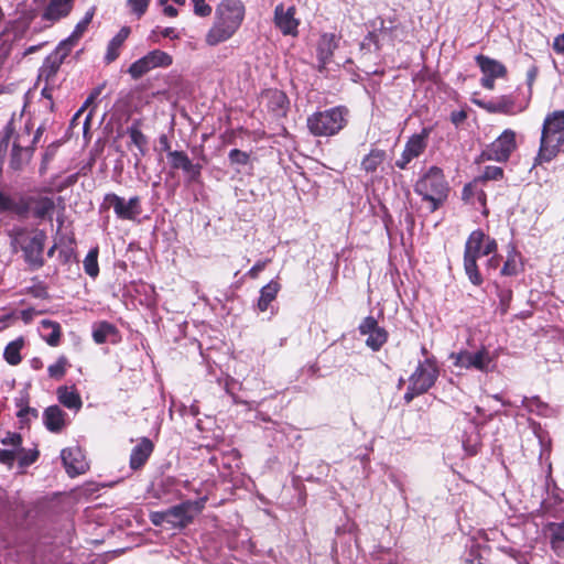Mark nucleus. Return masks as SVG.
Returning a JSON list of instances; mask_svg holds the SVG:
<instances>
[{"instance_id":"f257e3e1","label":"nucleus","mask_w":564,"mask_h":564,"mask_svg":"<svg viewBox=\"0 0 564 564\" xmlns=\"http://www.w3.org/2000/svg\"><path fill=\"white\" fill-rule=\"evenodd\" d=\"M246 8L241 0H221L215 10V20L208 30L205 42L216 46L231 39L241 26Z\"/></svg>"},{"instance_id":"f03ea898","label":"nucleus","mask_w":564,"mask_h":564,"mask_svg":"<svg viewBox=\"0 0 564 564\" xmlns=\"http://www.w3.org/2000/svg\"><path fill=\"white\" fill-rule=\"evenodd\" d=\"M564 145V110H555L544 118L535 162H551Z\"/></svg>"},{"instance_id":"7ed1b4c3","label":"nucleus","mask_w":564,"mask_h":564,"mask_svg":"<svg viewBox=\"0 0 564 564\" xmlns=\"http://www.w3.org/2000/svg\"><path fill=\"white\" fill-rule=\"evenodd\" d=\"M496 251V240L487 236L482 230L477 229L469 235L464 250V270L470 283L478 286L484 281L477 265L478 258L490 256Z\"/></svg>"},{"instance_id":"20e7f679","label":"nucleus","mask_w":564,"mask_h":564,"mask_svg":"<svg viewBox=\"0 0 564 564\" xmlns=\"http://www.w3.org/2000/svg\"><path fill=\"white\" fill-rule=\"evenodd\" d=\"M414 192L429 204L430 213L436 212L447 199L449 185L442 169L431 166L414 185Z\"/></svg>"},{"instance_id":"39448f33","label":"nucleus","mask_w":564,"mask_h":564,"mask_svg":"<svg viewBox=\"0 0 564 564\" xmlns=\"http://www.w3.org/2000/svg\"><path fill=\"white\" fill-rule=\"evenodd\" d=\"M348 117L349 110L345 106H336L312 113L306 126L314 137H333L347 126Z\"/></svg>"},{"instance_id":"423d86ee","label":"nucleus","mask_w":564,"mask_h":564,"mask_svg":"<svg viewBox=\"0 0 564 564\" xmlns=\"http://www.w3.org/2000/svg\"><path fill=\"white\" fill-rule=\"evenodd\" d=\"M46 234L43 230L18 228L13 231L12 243L23 252V259L32 270L44 265V245Z\"/></svg>"},{"instance_id":"0eeeda50","label":"nucleus","mask_w":564,"mask_h":564,"mask_svg":"<svg viewBox=\"0 0 564 564\" xmlns=\"http://www.w3.org/2000/svg\"><path fill=\"white\" fill-rule=\"evenodd\" d=\"M449 359L453 360L454 367L465 370H477L487 373L495 368V358L485 346L476 351L460 350L452 352Z\"/></svg>"},{"instance_id":"6e6552de","label":"nucleus","mask_w":564,"mask_h":564,"mask_svg":"<svg viewBox=\"0 0 564 564\" xmlns=\"http://www.w3.org/2000/svg\"><path fill=\"white\" fill-rule=\"evenodd\" d=\"M516 149V132L511 129H506L482 151L481 156L489 161L506 162Z\"/></svg>"},{"instance_id":"1a4fd4ad","label":"nucleus","mask_w":564,"mask_h":564,"mask_svg":"<svg viewBox=\"0 0 564 564\" xmlns=\"http://www.w3.org/2000/svg\"><path fill=\"white\" fill-rule=\"evenodd\" d=\"M440 371L434 358H426L420 361L414 372L410 376L409 382L416 392H427L436 382Z\"/></svg>"},{"instance_id":"9d476101","label":"nucleus","mask_w":564,"mask_h":564,"mask_svg":"<svg viewBox=\"0 0 564 564\" xmlns=\"http://www.w3.org/2000/svg\"><path fill=\"white\" fill-rule=\"evenodd\" d=\"M207 498L187 500L166 510L167 523L173 527L184 528L189 524L194 517L205 507Z\"/></svg>"},{"instance_id":"9b49d317","label":"nucleus","mask_w":564,"mask_h":564,"mask_svg":"<svg viewBox=\"0 0 564 564\" xmlns=\"http://www.w3.org/2000/svg\"><path fill=\"white\" fill-rule=\"evenodd\" d=\"M431 132V127H424L420 133H414L408 139L400 158L395 161L398 169L405 170L412 160L424 153Z\"/></svg>"},{"instance_id":"f8f14e48","label":"nucleus","mask_w":564,"mask_h":564,"mask_svg":"<svg viewBox=\"0 0 564 564\" xmlns=\"http://www.w3.org/2000/svg\"><path fill=\"white\" fill-rule=\"evenodd\" d=\"M104 207L113 208L119 219L134 220L142 212L139 196H132L128 202L115 193H108L104 197Z\"/></svg>"},{"instance_id":"ddd939ff","label":"nucleus","mask_w":564,"mask_h":564,"mask_svg":"<svg viewBox=\"0 0 564 564\" xmlns=\"http://www.w3.org/2000/svg\"><path fill=\"white\" fill-rule=\"evenodd\" d=\"M358 329L361 335L368 336L366 345L373 351H378L388 340V332L372 316L364 318Z\"/></svg>"},{"instance_id":"4468645a","label":"nucleus","mask_w":564,"mask_h":564,"mask_svg":"<svg viewBox=\"0 0 564 564\" xmlns=\"http://www.w3.org/2000/svg\"><path fill=\"white\" fill-rule=\"evenodd\" d=\"M167 159L172 169L182 170L186 174L187 184L199 182L202 165L193 163L184 151H169Z\"/></svg>"},{"instance_id":"2eb2a0df","label":"nucleus","mask_w":564,"mask_h":564,"mask_svg":"<svg viewBox=\"0 0 564 564\" xmlns=\"http://www.w3.org/2000/svg\"><path fill=\"white\" fill-rule=\"evenodd\" d=\"M69 53L70 51H68L67 47L65 48L63 45L58 44L55 51L45 58L43 65L41 66L39 72V79L44 80L47 84L52 83L61 65Z\"/></svg>"},{"instance_id":"dca6fc26","label":"nucleus","mask_w":564,"mask_h":564,"mask_svg":"<svg viewBox=\"0 0 564 564\" xmlns=\"http://www.w3.org/2000/svg\"><path fill=\"white\" fill-rule=\"evenodd\" d=\"M295 8H285L283 3H280L274 9V25L281 31L283 35L295 36L297 34V28L300 21L295 18Z\"/></svg>"},{"instance_id":"f3484780","label":"nucleus","mask_w":564,"mask_h":564,"mask_svg":"<svg viewBox=\"0 0 564 564\" xmlns=\"http://www.w3.org/2000/svg\"><path fill=\"white\" fill-rule=\"evenodd\" d=\"M61 458L66 473L70 477L82 475L88 469V464L78 446L64 448Z\"/></svg>"},{"instance_id":"a211bd4d","label":"nucleus","mask_w":564,"mask_h":564,"mask_svg":"<svg viewBox=\"0 0 564 564\" xmlns=\"http://www.w3.org/2000/svg\"><path fill=\"white\" fill-rule=\"evenodd\" d=\"M74 7V0H48L42 20L55 23L66 18Z\"/></svg>"},{"instance_id":"6ab92c4d","label":"nucleus","mask_w":564,"mask_h":564,"mask_svg":"<svg viewBox=\"0 0 564 564\" xmlns=\"http://www.w3.org/2000/svg\"><path fill=\"white\" fill-rule=\"evenodd\" d=\"M154 444L148 437H142L139 440L138 444L132 448L130 454V468L133 470H138L144 466L148 462L149 457L153 453Z\"/></svg>"},{"instance_id":"aec40b11","label":"nucleus","mask_w":564,"mask_h":564,"mask_svg":"<svg viewBox=\"0 0 564 564\" xmlns=\"http://www.w3.org/2000/svg\"><path fill=\"white\" fill-rule=\"evenodd\" d=\"M543 531L550 541L551 549L557 555H562L564 553V519L562 521L547 522Z\"/></svg>"},{"instance_id":"412c9836","label":"nucleus","mask_w":564,"mask_h":564,"mask_svg":"<svg viewBox=\"0 0 564 564\" xmlns=\"http://www.w3.org/2000/svg\"><path fill=\"white\" fill-rule=\"evenodd\" d=\"M337 46L338 40L335 34L325 33L321 36L317 45V58L321 68H324L330 62Z\"/></svg>"},{"instance_id":"4be33fe9","label":"nucleus","mask_w":564,"mask_h":564,"mask_svg":"<svg viewBox=\"0 0 564 564\" xmlns=\"http://www.w3.org/2000/svg\"><path fill=\"white\" fill-rule=\"evenodd\" d=\"M66 413L58 405H51L43 413L45 427L53 433L61 432L66 426Z\"/></svg>"},{"instance_id":"5701e85b","label":"nucleus","mask_w":564,"mask_h":564,"mask_svg":"<svg viewBox=\"0 0 564 564\" xmlns=\"http://www.w3.org/2000/svg\"><path fill=\"white\" fill-rule=\"evenodd\" d=\"M130 33L131 29L129 26H122L120 31L109 41L104 57L106 64H111L119 57L121 48Z\"/></svg>"},{"instance_id":"b1692460","label":"nucleus","mask_w":564,"mask_h":564,"mask_svg":"<svg viewBox=\"0 0 564 564\" xmlns=\"http://www.w3.org/2000/svg\"><path fill=\"white\" fill-rule=\"evenodd\" d=\"M479 105L490 113L514 115L518 111L514 109V99L507 95L500 96L487 102H479Z\"/></svg>"},{"instance_id":"393cba45","label":"nucleus","mask_w":564,"mask_h":564,"mask_svg":"<svg viewBox=\"0 0 564 564\" xmlns=\"http://www.w3.org/2000/svg\"><path fill=\"white\" fill-rule=\"evenodd\" d=\"M476 63L484 75L495 78H502L507 75L506 66L497 59L480 54L476 56Z\"/></svg>"},{"instance_id":"a878e982","label":"nucleus","mask_w":564,"mask_h":564,"mask_svg":"<svg viewBox=\"0 0 564 564\" xmlns=\"http://www.w3.org/2000/svg\"><path fill=\"white\" fill-rule=\"evenodd\" d=\"M40 336L51 347H56L61 341L62 329L57 322L43 319L40 323Z\"/></svg>"},{"instance_id":"bb28decb","label":"nucleus","mask_w":564,"mask_h":564,"mask_svg":"<svg viewBox=\"0 0 564 564\" xmlns=\"http://www.w3.org/2000/svg\"><path fill=\"white\" fill-rule=\"evenodd\" d=\"M95 14L94 8L88 10L85 13V17L75 25L74 31L72 34L62 41L59 44L63 45L65 48L67 47L68 51H72V48L78 43L80 37L84 35V33L87 31L88 25L90 24Z\"/></svg>"},{"instance_id":"cd10ccee","label":"nucleus","mask_w":564,"mask_h":564,"mask_svg":"<svg viewBox=\"0 0 564 564\" xmlns=\"http://www.w3.org/2000/svg\"><path fill=\"white\" fill-rule=\"evenodd\" d=\"M521 406L529 413H533L538 416L550 417L553 415V409L549 403L541 400L539 395L523 397L521 400Z\"/></svg>"},{"instance_id":"c85d7f7f","label":"nucleus","mask_w":564,"mask_h":564,"mask_svg":"<svg viewBox=\"0 0 564 564\" xmlns=\"http://www.w3.org/2000/svg\"><path fill=\"white\" fill-rule=\"evenodd\" d=\"M280 290L281 284L276 280H271L268 284L261 288L257 304L260 312H265L269 308V305L276 299Z\"/></svg>"},{"instance_id":"c756f323","label":"nucleus","mask_w":564,"mask_h":564,"mask_svg":"<svg viewBox=\"0 0 564 564\" xmlns=\"http://www.w3.org/2000/svg\"><path fill=\"white\" fill-rule=\"evenodd\" d=\"M21 137L19 135L12 147L10 165L13 170H20L30 159L33 148L22 147L20 143Z\"/></svg>"},{"instance_id":"7c9ffc66","label":"nucleus","mask_w":564,"mask_h":564,"mask_svg":"<svg viewBox=\"0 0 564 564\" xmlns=\"http://www.w3.org/2000/svg\"><path fill=\"white\" fill-rule=\"evenodd\" d=\"M31 204L33 216L39 219L51 217L55 209L53 198L47 196L31 197Z\"/></svg>"},{"instance_id":"2f4dec72","label":"nucleus","mask_w":564,"mask_h":564,"mask_svg":"<svg viewBox=\"0 0 564 564\" xmlns=\"http://www.w3.org/2000/svg\"><path fill=\"white\" fill-rule=\"evenodd\" d=\"M387 153L381 149H371V151L362 159L361 169L366 173H373L384 162Z\"/></svg>"},{"instance_id":"473e14b6","label":"nucleus","mask_w":564,"mask_h":564,"mask_svg":"<svg viewBox=\"0 0 564 564\" xmlns=\"http://www.w3.org/2000/svg\"><path fill=\"white\" fill-rule=\"evenodd\" d=\"M57 398L64 406L70 410H79L83 405L79 394L67 387H59L57 389Z\"/></svg>"},{"instance_id":"72a5a7b5","label":"nucleus","mask_w":564,"mask_h":564,"mask_svg":"<svg viewBox=\"0 0 564 564\" xmlns=\"http://www.w3.org/2000/svg\"><path fill=\"white\" fill-rule=\"evenodd\" d=\"M24 345V340L22 337H19L12 341H10L6 348H4V351H3V358L4 360L11 365V366H17L18 364L21 362V355H20V351L22 349Z\"/></svg>"},{"instance_id":"f704fd0d","label":"nucleus","mask_w":564,"mask_h":564,"mask_svg":"<svg viewBox=\"0 0 564 564\" xmlns=\"http://www.w3.org/2000/svg\"><path fill=\"white\" fill-rule=\"evenodd\" d=\"M117 334V328L107 322H101L94 326L93 338L97 344H104L109 336Z\"/></svg>"},{"instance_id":"c9c22d12","label":"nucleus","mask_w":564,"mask_h":564,"mask_svg":"<svg viewBox=\"0 0 564 564\" xmlns=\"http://www.w3.org/2000/svg\"><path fill=\"white\" fill-rule=\"evenodd\" d=\"M152 69L154 68L152 67L149 57L144 55L143 57L137 59L129 66L128 73L133 79L137 80Z\"/></svg>"},{"instance_id":"e433bc0d","label":"nucleus","mask_w":564,"mask_h":564,"mask_svg":"<svg viewBox=\"0 0 564 564\" xmlns=\"http://www.w3.org/2000/svg\"><path fill=\"white\" fill-rule=\"evenodd\" d=\"M131 142L139 149L140 154H145V149L148 144L147 137L143 134V132L139 128L138 122H133L127 130Z\"/></svg>"},{"instance_id":"4c0bfd02","label":"nucleus","mask_w":564,"mask_h":564,"mask_svg":"<svg viewBox=\"0 0 564 564\" xmlns=\"http://www.w3.org/2000/svg\"><path fill=\"white\" fill-rule=\"evenodd\" d=\"M153 68L169 67L173 63L172 56L161 50H153L147 54Z\"/></svg>"},{"instance_id":"58836bf2","label":"nucleus","mask_w":564,"mask_h":564,"mask_svg":"<svg viewBox=\"0 0 564 564\" xmlns=\"http://www.w3.org/2000/svg\"><path fill=\"white\" fill-rule=\"evenodd\" d=\"M13 133L14 124L13 120H10L0 131V160H3L6 156Z\"/></svg>"},{"instance_id":"ea45409f","label":"nucleus","mask_w":564,"mask_h":564,"mask_svg":"<svg viewBox=\"0 0 564 564\" xmlns=\"http://www.w3.org/2000/svg\"><path fill=\"white\" fill-rule=\"evenodd\" d=\"M39 458V451L37 449H25L23 447L17 448V460L19 463V466L21 468H25L33 463L36 462Z\"/></svg>"},{"instance_id":"a19ab883","label":"nucleus","mask_w":564,"mask_h":564,"mask_svg":"<svg viewBox=\"0 0 564 564\" xmlns=\"http://www.w3.org/2000/svg\"><path fill=\"white\" fill-rule=\"evenodd\" d=\"M98 250L91 249L87 253V256L84 259V270L85 272L91 276L96 278L99 273V267H98Z\"/></svg>"},{"instance_id":"79ce46f5","label":"nucleus","mask_w":564,"mask_h":564,"mask_svg":"<svg viewBox=\"0 0 564 564\" xmlns=\"http://www.w3.org/2000/svg\"><path fill=\"white\" fill-rule=\"evenodd\" d=\"M17 406L19 408L17 415L22 423H29L37 419L39 411L35 408L29 406L23 400L17 402Z\"/></svg>"},{"instance_id":"37998d69","label":"nucleus","mask_w":564,"mask_h":564,"mask_svg":"<svg viewBox=\"0 0 564 564\" xmlns=\"http://www.w3.org/2000/svg\"><path fill=\"white\" fill-rule=\"evenodd\" d=\"M497 295L499 297V310L501 315H505L510 306L512 300V291L509 288L497 286Z\"/></svg>"},{"instance_id":"c03bdc74","label":"nucleus","mask_w":564,"mask_h":564,"mask_svg":"<svg viewBox=\"0 0 564 564\" xmlns=\"http://www.w3.org/2000/svg\"><path fill=\"white\" fill-rule=\"evenodd\" d=\"M151 0H127V7L138 19L148 11Z\"/></svg>"},{"instance_id":"a18cd8bd","label":"nucleus","mask_w":564,"mask_h":564,"mask_svg":"<svg viewBox=\"0 0 564 564\" xmlns=\"http://www.w3.org/2000/svg\"><path fill=\"white\" fill-rule=\"evenodd\" d=\"M67 359L59 357L57 361L47 368L48 376L51 378L61 379L66 372Z\"/></svg>"},{"instance_id":"49530a36","label":"nucleus","mask_w":564,"mask_h":564,"mask_svg":"<svg viewBox=\"0 0 564 564\" xmlns=\"http://www.w3.org/2000/svg\"><path fill=\"white\" fill-rule=\"evenodd\" d=\"M228 159L232 165H247L250 161V154L239 149H232L228 154Z\"/></svg>"},{"instance_id":"de8ad7c7","label":"nucleus","mask_w":564,"mask_h":564,"mask_svg":"<svg viewBox=\"0 0 564 564\" xmlns=\"http://www.w3.org/2000/svg\"><path fill=\"white\" fill-rule=\"evenodd\" d=\"M538 74H539V68L535 66V65H532L528 72H527V85H528V99H527V102L523 107L519 108V111H523L528 105H529V101L531 99V96H532V87H533V84L538 77Z\"/></svg>"},{"instance_id":"09e8293b","label":"nucleus","mask_w":564,"mask_h":564,"mask_svg":"<svg viewBox=\"0 0 564 564\" xmlns=\"http://www.w3.org/2000/svg\"><path fill=\"white\" fill-rule=\"evenodd\" d=\"M30 210H32L31 197L29 198V200H14L13 207L10 212L17 214L20 217H26Z\"/></svg>"},{"instance_id":"8fccbe9b","label":"nucleus","mask_w":564,"mask_h":564,"mask_svg":"<svg viewBox=\"0 0 564 564\" xmlns=\"http://www.w3.org/2000/svg\"><path fill=\"white\" fill-rule=\"evenodd\" d=\"M194 6V13L198 17L205 18L210 15L212 7L205 0H192Z\"/></svg>"},{"instance_id":"3c124183","label":"nucleus","mask_w":564,"mask_h":564,"mask_svg":"<svg viewBox=\"0 0 564 564\" xmlns=\"http://www.w3.org/2000/svg\"><path fill=\"white\" fill-rule=\"evenodd\" d=\"M14 460H17V449H2L0 448V463L12 467Z\"/></svg>"},{"instance_id":"603ef678","label":"nucleus","mask_w":564,"mask_h":564,"mask_svg":"<svg viewBox=\"0 0 564 564\" xmlns=\"http://www.w3.org/2000/svg\"><path fill=\"white\" fill-rule=\"evenodd\" d=\"M503 176V170L499 166H486L482 173L485 180H500Z\"/></svg>"},{"instance_id":"864d4df0","label":"nucleus","mask_w":564,"mask_h":564,"mask_svg":"<svg viewBox=\"0 0 564 564\" xmlns=\"http://www.w3.org/2000/svg\"><path fill=\"white\" fill-rule=\"evenodd\" d=\"M3 445H10L14 449L19 448L22 444V437L18 433H8V435L1 440Z\"/></svg>"},{"instance_id":"5fc2aeb1","label":"nucleus","mask_w":564,"mask_h":564,"mask_svg":"<svg viewBox=\"0 0 564 564\" xmlns=\"http://www.w3.org/2000/svg\"><path fill=\"white\" fill-rule=\"evenodd\" d=\"M529 424L532 427V431H533L534 435L536 436V438L539 440L540 444L542 446H544V443H545V440L547 436L546 432L542 429L540 423H538L533 420H529Z\"/></svg>"},{"instance_id":"6e6d98bb","label":"nucleus","mask_w":564,"mask_h":564,"mask_svg":"<svg viewBox=\"0 0 564 564\" xmlns=\"http://www.w3.org/2000/svg\"><path fill=\"white\" fill-rule=\"evenodd\" d=\"M501 274L506 275V276H511V275L518 274V264L513 258L512 259L509 258L505 262V264L501 269Z\"/></svg>"},{"instance_id":"4d7b16f0","label":"nucleus","mask_w":564,"mask_h":564,"mask_svg":"<svg viewBox=\"0 0 564 564\" xmlns=\"http://www.w3.org/2000/svg\"><path fill=\"white\" fill-rule=\"evenodd\" d=\"M14 199L0 191V212H10L13 207Z\"/></svg>"},{"instance_id":"13d9d810","label":"nucleus","mask_w":564,"mask_h":564,"mask_svg":"<svg viewBox=\"0 0 564 564\" xmlns=\"http://www.w3.org/2000/svg\"><path fill=\"white\" fill-rule=\"evenodd\" d=\"M102 90V86H99L97 88H95L91 94L88 96V98L86 99V101L84 102L83 107L76 112L75 115V118L79 117L82 115V112L84 111V109L89 105L91 104L101 93Z\"/></svg>"},{"instance_id":"bf43d9fd","label":"nucleus","mask_w":564,"mask_h":564,"mask_svg":"<svg viewBox=\"0 0 564 564\" xmlns=\"http://www.w3.org/2000/svg\"><path fill=\"white\" fill-rule=\"evenodd\" d=\"M150 520L154 525H162L167 523L166 511H156L150 514Z\"/></svg>"},{"instance_id":"052dcab7","label":"nucleus","mask_w":564,"mask_h":564,"mask_svg":"<svg viewBox=\"0 0 564 564\" xmlns=\"http://www.w3.org/2000/svg\"><path fill=\"white\" fill-rule=\"evenodd\" d=\"M270 260H260L258 261L249 271H248V275L251 278V279H256L258 278L259 273L261 271L264 270V268L267 267V264L269 263Z\"/></svg>"},{"instance_id":"680f3d73","label":"nucleus","mask_w":564,"mask_h":564,"mask_svg":"<svg viewBox=\"0 0 564 564\" xmlns=\"http://www.w3.org/2000/svg\"><path fill=\"white\" fill-rule=\"evenodd\" d=\"M30 293H31L34 297H37V299H46V297H48L47 290H46V288H45L42 283H39V284H36V285H33V286L30 289Z\"/></svg>"},{"instance_id":"e2e57ef3","label":"nucleus","mask_w":564,"mask_h":564,"mask_svg":"<svg viewBox=\"0 0 564 564\" xmlns=\"http://www.w3.org/2000/svg\"><path fill=\"white\" fill-rule=\"evenodd\" d=\"M466 118H467V115L464 110L453 111L451 115V120L455 126H458L462 122H464Z\"/></svg>"},{"instance_id":"0e129e2a","label":"nucleus","mask_w":564,"mask_h":564,"mask_svg":"<svg viewBox=\"0 0 564 564\" xmlns=\"http://www.w3.org/2000/svg\"><path fill=\"white\" fill-rule=\"evenodd\" d=\"M553 50H554L556 53H560V54H563V53H564V33H563V34L557 35V36L554 39V42H553Z\"/></svg>"},{"instance_id":"69168bd1","label":"nucleus","mask_w":564,"mask_h":564,"mask_svg":"<svg viewBox=\"0 0 564 564\" xmlns=\"http://www.w3.org/2000/svg\"><path fill=\"white\" fill-rule=\"evenodd\" d=\"M371 43L376 45L377 50L379 48L378 36L376 35L375 32L368 33V35L365 37L361 46L365 47L366 45H369Z\"/></svg>"},{"instance_id":"338daca9","label":"nucleus","mask_w":564,"mask_h":564,"mask_svg":"<svg viewBox=\"0 0 564 564\" xmlns=\"http://www.w3.org/2000/svg\"><path fill=\"white\" fill-rule=\"evenodd\" d=\"M423 394L422 392H416L415 390L412 389V384L409 382V386H408V389H406V392L404 393V401L406 403H410L415 397H419Z\"/></svg>"},{"instance_id":"774afa93","label":"nucleus","mask_w":564,"mask_h":564,"mask_svg":"<svg viewBox=\"0 0 564 564\" xmlns=\"http://www.w3.org/2000/svg\"><path fill=\"white\" fill-rule=\"evenodd\" d=\"M495 77L484 75V77L480 80L481 86L486 89L492 90L495 88Z\"/></svg>"}]
</instances>
